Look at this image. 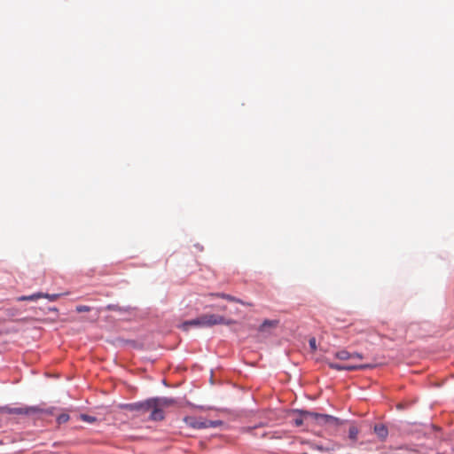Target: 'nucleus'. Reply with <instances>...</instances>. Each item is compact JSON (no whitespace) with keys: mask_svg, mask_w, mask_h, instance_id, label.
<instances>
[{"mask_svg":"<svg viewBox=\"0 0 454 454\" xmlns=\"http://www.w3.org/2000/svg\"><path fill=\"white\" fill-rule=\"evenodd\" d=\"M235 323L232 319H226L224 317L215 314H204L195 319L188 320L181 325V328L187 331L189 327H210L216 325H231Z\"/></svg>","mask_w":454,"mask_h":454,"instance_id":"1","label":"nucleus"},{"mask_svg":"<svg viewBox=\"0 0 454 454\" xmlns=\"http://www.w3.org/2000/svg\"><path fill=\"white\" fill-rule=\"evenodd\" d=\"M153 411L150 414L149 419L153 421H160L164 419L163 409L172 406L176 403V401L172 398L168 397H155L152 398Z\"/></svg>","mask_w":454,"mask_h":454,"instance_id":"2","label":"nucleus"},{"mask_svg":"<svg viewBox=\"0 0 454 454\" xmlns=\"http://www.w3.org/2000/svg\"><path fill=\"white\" fill-rule=\"evenodd\" d=\"M186 426L194 429H203L208 427H217L223 424L221 420H207L194 416H187L184 418Z\"/></svg>","mask_w":454,"mask_h":454,"instance_id":"3","label":"nucleus"},{"mask_svg":"<svg viewBox=\"0 0 454 454\" xmlns=\"http://www.w3.org/2000/svg\"><path fill=\"white\" fill-rule=\"evenodd\" d=\"M302 414L305 418L315 417V419L317 421L319 425L337 427L343 424L342 420L331 415L318 414L310 411H304Z\"/></svg>","mask_w":454,"mask_h":454,"instance_id":"4","label":"nucleus"},{"mask_svg":"<svg viewBox=\"0 0 454 454\" xmlns=\"http://www.w3.org/2000/svg\"><path fill=\"white\" fill-rule=\"evenodd\" d=\"M126 409L131 411H138L141 414H145L150 411V414L153 411V400L152 398L147 399L144 402L133 403L126 404Z\"/></svg>","mask_w":454,"mask_h":454,"instance_id":"5","label":"nucleus"},{"mask_svg":"<svg viewBox=\"0 0 454 454\" xmlns=\"http://www.w3.org/2000/svg\"><path fill=\"white\" fill-rule=\"evenodd\" d=\"M328 366L336 371H357L372 368L373 365L370 364H340L337 363L328 362Z\"/></svg>","mask_w":454,"mask_h":454,"instance_id":"6","label":"nucleus"},{"mask_svg":"<svg viewBox=\"0 0 454 454\" xmlns=\"http://www.w3.org/2000/svg\"><path fill=\"white\" fill-rule=\"evenodd\" d=\"M6 413L9 414H34L40 411L37 407H20V408H10V407H4L3 409Z\"/></svg>","mask_w":454,"mask_h":454,"instance_id":"7","label":"nucleus"},{"mask_svg":"<svg viewBox=\"0 0 454 454\" xmlns=\"http://www.w3.org/2000/svg\"><path fill=\"white\" fill-rule=\"evenodd\" d=\"M374 432L381 441L386 440L388 435V430L387 427L382 424L375 425Z\"/></svg>","mask_w":454,"mask_h":454,"instance_id":"8","label":"nucleus"},{"mask_svg":"<svg viewBox=\"0 0 454 454\" xmlns=\"http://www.w3.org/2000/svg\"><path fill=\"white\" fill-rule=\"evenodd\" d=\"M43 297V293H35L31 295H22L17 298L19 301H35Z\"/></svg>","mask_w":454,"mask_h":454,"instance_id":"9","label":"nucleus"},{"mask_svg":"<svg viewBox=\"0 0 454 454\" xmlns=\"http://www.w3.org/2000/svg\"><path fill=\"white\" fill-rule=\"evenodd\" d=\"M279 321L278 320H265L260 326L259 331L263 332L268 328H275L278 326Z\"/></svg>","mask_w":454,"mask_h":454,"instance_id":"10","label":"nucleus"},{"mask_svg":"<svg viewBox=\"0 0 454 454\" xmlns=\"http://www.w3.org/2000/svg\"><path fill=\"white\" fill-rule=\"evenodd\" d=\"M305 411H300L299 413H300V416L294 419V424L296 426V427H301L303 425V421L304 420H307V419H315V417H308V418H305L303 416V412Z\"/></svg>","mask_w":454,"mask_h":454,"instance_id":"11","label":"nucleus"},{"mask_svg":"<svg viewBox=\"0 0 454 454\" xmlns=\"http://www.w3.org/2000/svg\"><path fill=\"white\" fill-rule=\"evenodd\" d=\"M358 434L359 429L357 428V427H356L355 425H351L348 429V438L351 441L356 442L357 440Z\"/></svg>","mask_w":454,"mask_h":454,"instance_id":"12","label":"nucleus"},{"mask_svg":"<svg viewBox=\"0 0 454 454\" xmlns=\"http://www.w3.org/2000/svg\"><path fill=\"white\" fill-rule=\"evenodd\" d=\"M335 357L340 360H348L352 358V356L347 350H340L335 353Z\"/></svg>","mask_w":454,"mask_h":454,"instance_id":"13","label":"nucleus"},{"mask_svg":"<svg viewBox=\"0 0 454 454\" xmlns=\"http://www.w3.org/2000/svg\"><path fill=\"white\" fill-rule=\"evenodd\" d=\"M216 296L218 297H221L223 299H225L229 301H234V302H238V303H241V304H246L244 301H242L241 300L234 297V296H231L230 294H215Z\"/></svg>","mask_w":454,"mask_h":454,"instance_id":"14","label":"nucleus"},{"mask_svg":"<svg viewBox=\"0 0 454 454\" xmlns=\"http://www.w3.org/2000/svg\"><path fill=\"white\" fill-rule=\"evenodd\" d=\"M62 295H63V294H43V297L42 298H46V299H48L51 301H57Z\"/></svg>","mask_w":454,"mask_h":454,"instance_id":"15","label":"nucleus"},{"mask_svg":"<svg viewBox=\"0 0 454 454\" xmlns=\"http://www.w3.org/2000/svg\"><path fill=\"white\" fill-rule=\"evenodd\" d=\"M70 417L68 414L67 413H62L60 414L59 416H58L57 418V421L59 424H63V423H66L69 420Z\"/></svg>","mask_w":454,"mask_h":454,"instance_id":"16","label":"nucleus"},{"mask_svg":"<svg viewBox=\"0 0 454 454\" xmlns=\"http://www.w3.org/2000/svg\"><path fill=\"white\" fill-rule=\"evenodd\" d=\"M76 311L79 312V313H82V312H89L90 311V307L89 306H86V305H79L76 307Z\"/></svg>","mask_w":454,"mask_h":454,"instance_id":"17","label":"nucleus"},{"mask_svg":"<svg viewBox=\"0 0 454 454\" xmlns=\"http://www.w3.org/2000/svg\"><path fill=\"white\" fill-rule=\"evenodd\" d=\"M4 313H5V317L10 318L16 315V310L14 309H6Z\"/></svg>","mask_w":454,"mask_h":454,"instance_id":"18","label":"nucleus"},{"mask_svg":"<svg viewBox=\"0 0 454 454\" xmlns=\"http://www.w3.org/2000/svg\"><path fill=\"white\" fill-rule=\"evenodd\" d=\"M309 347L312 351L317 350V343H316V339L314 337L309 339Z\"/></svg>","mask_w":454,"mask_h":454,"instance_id":"19","label":"nucleus"},{"mask_svg":"<svg viewBox=\"0 0 454 454\" xmlns=\"http://www.w3.org/2000/svg\"><path fill=\"white\" fill-rule=\"evenodd\" d=\"M81 418H82V419L83 421H87V422H90V423L94 422L96 420V419L94 417H91V416H89V415H85V414H82L81 416Z\"/></svg>","mask_w":454,"mask_h":454,"instance_id":"20","label":"nucleus"},{"mask_svg":"<svg viewBox=\"0 0 454 454\" xmlns=\"http://www.w3.org/2000/svg\"><path fill=\"white\" fill-rule=\"evenodd\" d=\"M106 310H114V311H119L121 309L116 304H109L106 307Z\"/></svg>","mask_w":454,"mask_h":454,"instance_id":"21","label":"nucleus"},{"mask_svg":"<svg viewBox=\"0 0 454 454\" xmlns=\"http://www.w3.org/2000/svg\"><path fill=\"white\" fill-rule=\"evenodd\" d=\"M352 358L351 359H359L361 360L363 358V355L360 353H351Z\"/></svg>","mask_w":454,"mask_h":454,"instance_id":"22","label":"nucleus"},{"mask_svg":"<svg viewBox=\"0 0 454 454\" xmlns=\"http://www.w3.org/2000/svg\"><path fill=\"white\" fill-rule=\"evenodd\" d=\"M314 448L319 451H328L330 450L328 448H324L321 445H316Z\"/></svg>","mask_w":454,"mask_h":454,"instance_id":"23","label":"nucleus"},{"mask_svg":"<svg viewBox=\"0 0 454 454\" xmlns=\"http://www.w3.org/2000/svg\"><path fill=\"white\" fill-rule=\"evenodd\" d=\"M32 318H28V317H23V318H20V319H18V322H28V321H31Z\"/></svg>","mask_w":454,"mask_h":454,"instance_id":"24","label":"nucleus"},{"mask_svg":"<svg viewBox=\"0 0 454 454\" xmlns=\"http://www.w3.org/2000/svg\"><path fill=\"white\" fill-rule=\"evenodd\" d=\"M253 428L252 427H247L246 430L247 431H251Z\"/></svg>","mask_w":454,"mask_h":454,"instance_id":"25","label":"nucleus"},{"mask_svg":"<svg viewBox=\"0 0 454 454\" xmlns=\"http://www.w3.org/2000/svg\"><path fill=\"white\" fill-rule=\"evenodd\" d=\"M52 311H57L58 309L56 308H51Z\"/></svg>","mask_w":454,"mask_h":454,"instance_id":"26","label":"nucleus"}]
</instances>
